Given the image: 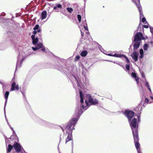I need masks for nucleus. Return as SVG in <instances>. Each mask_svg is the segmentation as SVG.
Here are the masks:
<instances>
[{
	"instance_id": "49",
	"label": "nucleus",
	"mask_w": 153,
	"mask_h": 153,
	"mask_svg": "<svg viewBox=\"0 0 153 153\" xmlns=\"http://www.w3.org/2000/svg\"><path fill=\"white\" fill-rule=\"evenodd\" d=\"M138 120H139V117H138Z\"/></svg>"
},
{
	"instance_id": "26",
	"label": "nucleus",
	"mask_w": 153,
	"mask_h": 153,
	"mask_svg": "<svg viewBox=\"0 0 153 153\" xmlns=\"http://www.w3.org/2000/svg\"><path fill=\"white\" fill-rule=\"evenodd\" d=\"M25 107L27 109L29 110L30 109V106L27 103L25 104Z\"/></svg>"
},
{
	"instance_id": "36",
	"label": "nucleus",
	"mask_w": 153,
	"mask_h": 153,
	"mask_svg": "<svg viewBox=\"0 0 153 153\" xmlns=\"http://www.w3.org/2000/svg\"><path fill=\"white\" fill-rule=\"evenodd\" d=\"M150 32H151V33H153V28L152 27H150Z\"/></svg>"
},
{
	"instance_id": "45",
	"label": "nucleus",
	"mask_w": 153,
	"mask_h": 153,
	"mask_svg": "<svg viewBox=\"0 0 153 153\" xmlns=\"http://www.w3.org/2000/svg\"><path fill=\"white\" fill-rule=\"evenodd\" d=\"M61 127V128H62V131H63V132H64V129H63V128L62 127Z\"/></svg>"
},
{
	"instance_id": "31",
	"label": "nucleus",
	"mask_w": 153,
	"mask_h": 153,
	"mask_svg": "<svg viewBox=\"0 0 153 153\" xmlns=\"http://www.w3.org/2000/svg\"><path fill=\"white\" fill-rule=\"evenodd\" d=\"M80 58V56L79 55H78L76 56V60H78Z\"/></svg>"
},
{
	"instance_id": "7",
	"label": "nucleus",
	"mask_w": 153,
	"mask_h": 153,
	"mask_svg": "<svg viewBox=\"0 0 153 153\" xmlns=\"http://www.w3.org/2000/svg\"><path fill=\"white\" fill-rule=\"evenodd\" d=\"M87 98L88 100V102L87 100H86L85 102L87 105H89V102L91 104L95 105L96 104V102L92 98L91 96L89 94L87 95Z\"/></svg>"
},
{
	"instance_id": "24",
	"label": "nucleus",
	"mask_w": 153,
	"mask_h": 153,
	"mask_svg": "<svg viewBox=\"0 0 153 153\" xmlns=\"http://www.w3.org/2000/svg\"><path fill=\"white\" fill-rule=\"evenodd\" d=\"M146 86L148 88V89L149 90V91L151 92V89L150 88V86H149V84L148 82H146Z\"/></svg>"
},
{
	"instance_id": "44",
	"label": "nucleus",
	"mask_w": 153,
	"mask_h": 153,
	"mask_svg": "<svg viewBox=\"0 0 153 153\" xmlns=\"http://www.w3.org/2000/svg\"><path fill=\"white\" fill-rule=\"evenodd\" d=\"M113 55H113V54H111V53L109 54H108V55L109 56H113Z\"/></svg>"
},
{
	"instance_id": "21",
	"label": "nucleus",
	"mask_w": 153,
	"mask_h": 153,
	"mask_svg": "<svg viewBox=\"0 0 153 153\" xmlns=\"http://www.w3.org/2000/svg\"><path fill=\"white\" fill-rule=\"evenodd\" d=\"M66 9L68 11V12L70 13H71L73 10V9L72 8L69 7H67Z\"/></svg>"
},
{
	"instance_id": "16",
	"label": "nucleus",
	"mask_w": 153,
	"mask_h": 153,
	"mask_svg": "<svg viewBox=\"0 0 153 153\" xmlns=\"http://www.w3.org/2000/svg\"><path fill=\"white\" fill-rule=\"evenodd\" d=\"M88 52L86 51H82L80 53V55L82 57L85 56L87 54Z\"/></svg>"
},
{
	"instance_id": "2",
	"label": "nucleus",
	"mask_w": 153,
	"mask_h": 153,
	"mask_svg": "<svg viewBox=\"0 0 153 153\" xmlns=\"http://www.w3.org/2000/svg\"><path fill=\"white\" fill-rule=\"evenodd\" d=\"M33 29L34 31L33 32V33L34 34L32 35L31 36L32 39L33 40L32 43L34 45L37 44L38 42L39 39L38 37L35 38V35H36L37 33H39L40 32L41 30L39 28V26L38 25H36L35 27L33 28Z\"/></svg>"
},
{
	"instance_id": "4",
	"label": "nucleus",
	"mask_w": 153,
	"mask_h": 153,
	"mask_svg": "<svg viewBox=\"0 0 153 153\" xmlns=\"http://www.w3.org/2000/svg\"><path fill=\"white\" fill-rule=\"evenodd\" d=\"M123 114L127 118L128 121L130 122L133 117L134 113L132 111L128 109L125 110Z\"/></svg>"
},
{
	"instance_id": "15",
	"label": "nucleus",
	"mask_w": 153,
	"mask_h": 153,
	"mask_svg": "<svg viewBox=\"0 0 153 153\" xmlns=\"http://www.w3.org/2000/svg\"><path fill=\"white\" fill-rule=\"evenodd\" d=\"M13 147V145L12 146L10 144L8 146V147L7 148V152L8 153L10 152Z\"/></svg>"
},
{
	"instance_id": "25",
	"label": "nucleus",
	"mask_w": 153,
	"mask_h": 153,
	"mask_svg": "<svg viewBox=\"0 0 153 153\" xmlns=\"http://www.w3.org/2000/svg\"><path fill=\"white\" fill-rule=\"evenodd\" d=\"M77 18L79 23L81 22V16L80 15L78 14L77 15Z\"/></svg>"
},
{
	"instance_id": "47",
	"label": "nucleus",
	"mask_w": 153,
	"mask_h": 153,
	"mask_svg": "<svg viewBox=\"0 0 153 153\" xmlns=\"http://www.w3.org/2000/svg\"><path fill=\"white\" fill-rule=\"evenodd\" d=\"M86 22V21H83V23L84 22Z\"/></svg>"
},
{
	"instance_id": "40",
	"label": "nucleus",
	"mask_w": 153,
	"mask_h": 153,
	"mask_svg": "<svg viewBox=\"0 0 153 153\" xmlns=\"http://www.w3.org/2000/svg\"><path fill=\"white\" fill-rule=\"evenodd\" d=\"M143 26L146 28H148V26L147 25H143Z\"/></svg>"
},
{
	"instance_id": "14",
	"label": "nucleus",
	"mask_w": 153,
	"mask_h": 153,
	"mask_svg": "<svg viewBox=\"0 0 153 153\" xmlns=\"http://www.w3.org/2000/svg\"><path fill=\"white\" fill-rule=\"evenodd\" d=\"M47 17V12L46 10L43 11L41 13V19L43 20L46 19Z\"/></svg>"
},
{
	"instance_id": "18",
	"label": "nucleus",
	"mask_w": 153,
	"mask_h": 153,
	"mask_svg": "<svg viewBox=\"0 0 153 153\" xmlns=\"http://www.w3.org/2000/svg\"><path fill=\"white\" fill-rule=\"evenodd\" d=\"M42 46L43 44L41 42H40L39 43H38L36 45V47L37 48L38 50L42 48Z\"/></svg>"
},
{
	"instance_id": "9",
	"label": "nucleus",
	"mask_w": 153,
	"mask_h": 153,
	"mask_svg": "<svg viewBox=\"0 0 153 153\" xmlns=\"http://www.w3.org/2000/svg\"><path fill=\"white\" fill-rule=\"evenodd\" d=\"M80 102L82 104L80 107L79 106L77 107L76 108V110H77L78 111V114H82L83 112V111L81 108V107H82L83 109H84L85 108V107L84 106V105H82V104L83 103V98H80Z\"/></svg>"
},
{
	"instance_id": "17",
	"label": "nucleus",
	"mask_w": 153,
	"mask_h": 153,
	"mask_svg": "<svg viewBox=\"0 0 153 153\" xmlns=\"http://www.w3.org/2000/svg\"><path fill=\"white\" fill-rule=\"evenodd\" d=\"M9 92L8 91H6L5 93V94H4V97L5 99V103L7 102V99H8V97L9 95Z\"/></svg>"
},
{
	"instance_id": "33",
	"label": "nucleus",
	"mask_w": 153,
	"mask_h": 153,
	"mask_svg": "<svg viewBox=\"0 0 153 153\" xmlns=\"http://www.w3.org/2000/svg\"><path fill=\"white\" fill-rule=\"evenodd\" d=\"M142 21L143 22H146V19L145 17H143L142 19Z\"/></svg>"
},
{
	"instance_id": "30",
	"label": "nucleus",
	"mask_w": 153,
	"mask_h": 153,
	"mask_svg": "<svg viewBox=\"0 0 153 153\" xmlns=\"http://www.w3.org/2000/svg\"><path fill=\"white\" fill-rule=\"evenodd\" d=\"M126 68L127 70L129 71L130 70L129 65H126Z\"/></svg>"
},
{
	"instance_id": "12",
	"label": "nucleus",
	"mask_w": 153,
	"mask_h": 153,
	"mask_svg": "<svg viewBox=\"0 0 153 153\" xmlns=\"http://www.w3.org/2000/svg\"><path fill=\"white\" fill-rule=\"evenodd\" d=\"M135 42V43L133 45V50L134 51H136L139 48L140 42Z\"/></svg>"
},
{
	"instance_id": "23",
	"label": "nucleus",
	"mask_w": 153,
	"mask_h": 153,
	"mask_svg": "<svg viewBox=\"0 0 153 153\" xmlns=\"http://www.w3.org/2000/svg\"><path fill=\"white\" fill-rule=\"evenodd\" d=\"M137 7L138 9L139 13H141V11H142L141 6L140 5H137Z\"/></svg>"
},
{
	"instance_id": "46",
	"label": "nucleus",
	"mask_w": 153,
	"mask_h": 153,
	"mask_svg": "<svg viewBox=\"0 0 153 153\" xmlns=\"http://www.w3.org/2000/svg\"><path fill=\"white\" fill-rule=\"evenodd\" d=\"M151 99H152V100H153V97H151Z\"/></svg>"
},
{
	"instance_id": "41",
	"label": "nucleus",
	"mask_w": 153,
	"mask_h": 153,
	"mask_svg": "<svg viewBox=\"0 0 153 153\" xmlns=\"http://www.w3.org/2000/svg\"><path fill=\"white\" fill-rule=\"evenodd\" d=\"M143 54H140V56H139L140 58L141 59L143 57Z\"/></svg>"
},
{
	"instance_id": "20",
	"label": "nucleus",
	"mask_w": 153,
	"mask_h": 153,
	"mask_svg": "<svg viewBox=\"0 0 153 153\" xmlns=\"http://www.w3.org/2000/svg\"><path fill=\"white\" fill-rule=\"evenodd\" d=\"M57 8H59L60 9H61L62 8V5L59 4H57L55 6H54L53 7V10H55Z\"/></svg>"
},
{
	"instance_id": "8",
	"label": "nucleus",
	"mask_w": 153,
	"mask_h": 153,
	"mask_svg": "<svg viewBox=\"0 0 153 153\" xmlns=\"http://www.w3.org/2000/svg\"><path fill=\"white\" fill-rule=\"evenodd\" d=\"M13 147L15 150V151L17 153L20 152L22 150V146L18 143L15 142L13 145Z\"/></svg>"
},
{
	"instance_id": "19",
	"label": "nucleus",
	"mask_w": 153,
	"mask_h": 153,
	"mask_svg": "<svg viewBox=\"0 0 153 153\" xmlns=\"http://www.w3.org/2000/svg\"><path fill=\"white\" fill-rule=\"evenodd\" d=\"M124 55L123 54L115 53L113 55V56L117 57L122 58V57H123Z\"/></svg>"
},
{
	"instance_id": "3",
	"label": "nucleus",
	"mask_w": 153,
	"mask_h": 153,
	"mask_svg": "<svg viewBox=\"0 0 153 153\" xmlns=\"http://www.w3.org/2000/svg\"><path fill=\"white\" fill-rule=\"evenodd\" d=\"M130 123V126L132 129L133 134H138V124L137 123V119L134 118L131 120Z\"/></svg>"
},
{
	"instance_id": "48",
	"label": "nucleus",
	"mask_w": 153,
	"mask_h": 153,
	"mask_svg": "<svg viewBox=\"0 0 153 153\" xmlns=\"http://www.w3.org/2000/svg\"><path fill=\"white\" fill-rule=\"evenodd\" d=\"M96 104L98 103V102H97V101H96Z\"/></svg>"
},
{
	"instance_id": "22",
	"label": "nucleus",
	"mask_w": 153,
	"mask_h": 153,
	"mask_svg": "<svg viewBox=\"0 0 153 153\" xmlns=\"http://www.w3.org/2000/svg\"><path fill=\"white\" fill-rule=\"evenodd\" d=\"M137 7L138 9L139 13H141V11H142L141 6L140 5H137Z\"/></svg>"
},
{
	"instance_id": "50",
	"label": "nucleus",
	"mask_w": 153,
	"mask_h": 153,
	"mask_svg": "<svg viewBox=\"0 0 153 153\" xmlns=\"http://www.w3.org/2000/svg\"><path fill=\"white\" fill-rule=\"evenodd\" d=\"M23 59H22V60L21 61H23Z\"/></svg>"
},
{
	"instance_id": "39",
	"label": "nucleus",
	"mask_w": 153,
	"mask_h": 153,
	"mask_svg": "<svg viewBox=\"0 0 153 153\" xmlns=\"http://www.w3.org/2000/svg\"><path fill=\"white\" fill-rule=\"evenodd\" d=\"M42 48L41 49V50L43 51H44L45 50V49L44 47H42Z\"/></svg>"
},
{
	"instance_id": "28",
	"label": "nucleus",
	"mask_w": 153,
	"mask_h": 153,
	"mask_svg": "<svg viewBox=\"0 0 153 153\" xmlns=\"http://www.w3.org/2000/svg\"><path fill=\"white\" fill-rule=\"evenodd\" d=\"M123 57L125 59H126V61L128 63H130V61L128 59V58L126 56L124 55Z\"/></svg>"
},
{
	"instance_id": "34",
	"label": "nucleus",
	"mask_w": 153,
	"mask_h": 153,
	"mask_svg": "<svg viewBox=\"0 0 153 153\" xmlns=\"http://www.w3.org/2000/svg\"><path fill=\"white\" fill-rule=\"evenodd\" d=\"M140 18H141L143 16V15L142 12V11H141V13H140Z\"/></svg>"
},
{
	"instance_id": "29",
	"label": "nucleus",
	"mask_w": 153,
	"mask_h": 153,
	"mask_svg": "<svg viewBox=\"0 0 153 153\" xmlns=\"http://www.w3.org/2000/svg\"><path fill=\"white\" fill-rule=\"evenodd\" d=\"M80 97V98H83V94L81 91H79Z\"/></svg>"
},
{
	"instance_id": "10",
	"label": "nucleus",
	"mask_w": 153,
	"mask_h": 153,
	"mask_svg": "<svg viewBox=\"0 0 153 153\" xmlns=\"http://www.w3.org/2000/svg\"><path fill=\"white\" fill-rule=\"evenodd\" d=\"M131 56L135 62L138 60V54L136 51H134L132 54L131 55Z\"/></svg>"
},
{
	"instance_id": "37",
	"label": "nucleus",
	"mask_w": 153,
	"mask_h": 153,
	"mask_svg": "<svg viewBox=\"0 0 153 153\" xmlns=\"http://www.w3.org/2000/svg\"><path fill=\"white\" fill-rule=\"evenodd\" d=\"M32 49L34 51H36V50H38L36 47H32Z\"/></svg>"
},
{
	"instance_id": "11",
	"label": "nucleus",
	"mask_w": 153,
	"mask_h": 153,
	"mask_svg": "<svg viewBox=\"0 0 153 153\" xmlns=\"http://www.w3.org/2000/svg\"><path fill=\"white\" fill-rule=\"evenodd\" d=\"M19 88V87L18 85H16V82H14L12 85L10 91H13L14 90H18Z\"/></svg>"
},
{
	"instance_id": "35",
	"label": "nucleus",
	"mask_w": 153,
	"mask_h": 153,
	"mask_svg": "<svg viewBox=\"0 0 153 153\" xmlns=\"http://www.w3.org/2000/svg\"><path fill=\"white\" fill-rule=\"evenodd\" d=\"M140 54H143V50L142 49H140Z\"/></svg>"
},
{
	"instance_id": "1",
	"label": "nucleus",
	"mask_w": 153,
	"mask_h": 153,
	"mask_svg": "<svg viewBox=\"0 0 153 153\" xmlns=\"http://www.w3.org/2000/svg\"><path fill=\"white\" fill-rule=\"evenodd\" d=\"M78 119L76 118H73L70 120L66 124L65 127L66 133L68 135L65 139V144L71 140L72 139V130L75 129L74 126L76 123Z\"/></svg>"
},
{
	"instance_id": "32",
	"label": "nucleus",
	"mask_w": 153,
	"mask_h": 153,
	"mask_svg": "<svg viewBox=\"0 0 153 153\" xmlns=\"http://www.w3.org/2000/svg\"><path fill=\"white\" fill-rule=\"evenodd\" d=\"M83 26L85 30H88V29L87 25H84Z\"/></svg>"
},
{
	"instance_id": "42",
	"label": "nucleus",
	"mask_w": 153,
	"mask_h": 153,
	"mask_svg": "<svg viewBox=\"0 0 153 153\" xmlns=\"http://www.w3.org/2000/svg\"><path fill=\"white\" fill-rule=\"evenodd\" d=\"M137 150L138 153H142V152L140 151V149H138Z\"/></svg>"
},
{
	"instance_id": "43",
	"label": "nucleus",
	"mask_w": 153,
	"mask_h": 153,
	"mask_svg": "<svg viewBox=\"0 0 153 153\" xmlns=\"http://www.w3.org/2000/svg\"><path fill=\"white\" fill-rule=\"evenodd\" d=\"M81 35L82 36V37H83L84 36V33L83 32H81Z\"/></svg>"
},
{
	"instance_id": "13",
	"label": "nucleus",
	"mask_w": 153,
	"mask_h": 153,
	"mask_svg": "<svg viewBox=\"0 0 153 153\" xmlns=\"http://www.w3.org/2000/svg\"><path fill=\"white\" fill-rule=\"evenodd\" d=\"M131 76L134 78L137 84H138L139 82V78L137 76V74L135 73L132 72L131 74Z\"/></svg>"
},
{
	"instance_id": "5",
	"label": "nucleus",
	"mask_w": 153,
	"mask_h": 153,
	"mask_svg": "<svg viewBox=\"0 0 153 153\" xmlns=\"http://www.w3.org/2000/svg\"><path fill=\"white\" fill-rule=\"evenodd\" d=\"M133 137L134 140V143L135 147L137 150L140 149V144L139 143V140L138 134L134 133L133 134Z\"/></svg>"
},
{
	"instance_id": "27",
	"label": "nucleus",
	"mask_w": 153,
	"mask_h": 153,
	"mask_svg": "<svg viewBox=\"0 0 153 153\" xmlns=\"http://www.w3.org/2000/svg\"><path fill=\"white\" fill-rule=\"evenodd\" d=\"M148 45L147 44H145L143 46V49L144 50L146 51L148 49Z\"/></svg>"
},
{
	"instance_id": "6",
	"label": "nucleus",
	"mask_w": 153,
	"mask_h": 153,
	"mask_svg": "<svg viewBox=\"0 0 153 153\" xmlns=\"http://www.w3.org/2000/svg\"><path fill=\"white\" fill-rule=\"evenodd\" d=\"M144 37L143 36L142 33L141 32H137L135 35L134 42H140L142 39H144Z\"/></svg>"
},
{
	"instance_id": "38",
	"label": "nucleus",
	"mask_w": 153,
	"mask_h": 153,
	"mask_svg": "<svg viewBox=\"0 0 153 153\" xmlns=\"http://www.w3.org/2000/svg\"><path fill=\"white\" fill-rule=\"evenodd\" d=\"M145 102L147 103H148L149 101L148 99L146 98H145Z\"/></svg>"
}]
</instances>
